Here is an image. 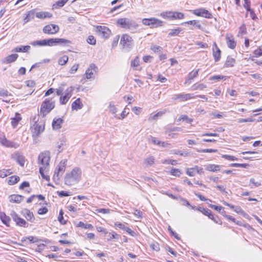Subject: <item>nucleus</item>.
<instances>
[{"label":"nucleus","mask_w":262,"mask_h":262,"mask_svg":"<svg viewBox=\"0 0 262 262\" xmlns=\"http://www.w3.org/2000/svg\"><path fill=\"white\" fill-rule=\"evenodd\" d=\"M12 158L21 166H24L25 163V158L19 152L12 155Z\"/></svg>","instance_id":"nucleus-18"},{"label":"nucleus","mask_w":262,"mask_h":262,"mask_svg":"<svg viewBox=\"0 0 262 262\" xmlns=\"http://www.w3.org/2000/svg\"><path fill=\"white\" fill-rule=\"evenodd\" d=\"M66 162L67 161H61L55 169L53 179L56 183H58L60 178L65 171Z\"/></svg>","instance_id":"nucleus-4"},{"label":"nucleus","mask_w":262,"mask_h":262,"mask_svg":"<svg viewBox=\"0 0 262 262\" xmlns=\"http://www.w3.org/2000/svg\"><path fill=\"white\" fill-rule=\"evenodd\" d=\"M11 216L16 225L24 228L28 227V223L24 219L20 217L15 211H12Z\"/></svg>","instance_id":"nucleus-8"},{"label":"nucleus","mask_w":262,"mask_h":262,"mask_svg":"<svg viewBox=\"0 0 262 262\" xmlns=\"http://www.w3.org/2000/svg\"><path fill=\"white\" fill-rule=\"evenodd\" d=\"M173 20L183 19L185 16L184 13L174 11H173Z\"/></svg>","instance_id":"nucleus-46"},{"label":"nucleus","mask_w":262,"mask_h":262,"mask_svg":"<svg viewBox=\"0 0 262 262\" xmlns=\"http://www.w3.org/2000/svg\"><path fill=\"white\" fill-rule=\"evenodd\" d=\"M248 166V164H246V163H244V164L232 163V164H230V166L235 167L247 168Z\"/></svg>","instance_id":"nucleus-55"},{"label":"nucleus","mask_w":262,"mask_h":262,"mask_svg":"<svg viewBox=\"0 0 262 262\" xmlns=\"http://www.w3.org/2000/svg\"><path fill=\"white\" fill-rule=\"evenodd\" d=\"M227 44L228 47L232 49H233L236 47V42L234 39V37L232 35H227L226 37Z\"/></svg>","instance_id":"nucleus-21"},{"label":"nucleus","mask_w":262,"mask_h":262,"mask_svg":"<svg viewBox=\"0 0 262 262\" xmlns=\"http://www.w3.org/2000/svg\"><path fill=\"white\" fill-rule=\"evenodd\" d=\"M97 69V67L94 64H91L85 72V77L87 79L93 78L96 72Z\"/></svg>","instance_id":"nucleus-14"},{"label":"nucleus","mask_w":262,"mask_h":262,"mask_svg":"<svg viewBox=\"0 0 262 262\" xmlns=\"http://www.w3.org/2000/svg\"><path fill=\"white\" fill-rule=\"evenodd\" d=\"M36 117L34 118V124L32 127V136L34 138H37L45 130V122L43 121H38V119L35 120Z\"/></svg>","instance_id":"nucleus-3"},{"label":"nucleus","mask_w":262,"mask_h":262,"mask_svg":"<svg viewBox=\"0 0 262 262\" xmlns=\"http://www.w3.org/2000/svg\"><path fill=\"white\" fill-rule=\"evenodd\" d=\"M35 9V14L37 18L41 19H45L46 18H50L52 17L53 15L52 13L49 12H46V11H40V12H37L36 9Z\"/></svg>","instance_id":"nucleus-15"},{"label":"nucleus","mask_w":262,"mask_h":262,"mask_svg":"<svg viewBox=\"0 0 262 262\" xmlns=\"http://www.w3.org/2000/svg\"><path fill=\"white\" fill-rule=\"evenodd\" d=\"M222 157L223 158H224L225 159L230 160V161H236L237 160V158H236L234 156L228 155H223L222 156Z\"/></svg>","instance_id":"nucleus-57"},{"label":"nucleus","mask_w":262,"mask_h":262,"mask_svg":"<svg viewBox=\"0 0 262 262\" xmlns=\"http://www.w3.org/2000/svg\"><path fill=\"white\" fill-rule=\"evenodd\" d=\"M155 162V158L153 156H150L148 158H147L145 160V163L147 164L148 165H151L154 164Z\"/></svg>","instance_id":"nucleus-56"},{"label":"nucleus","mask_w":262,"mask_h":262,"mask_svg":"<svg viewBox=\"0 0 262 262\" xmlns=\"http://www.w3.org/2000/svg\"><path fill=\"white\" fill-rule=\"evenodd\" d=\"M133 43L132 38L127 34H124L121 38L120 43L124 47L130 48Z\"/></svg>","instance_id":"nucleus-13"},{"label":"nucleus","mask_w":262,"mask_h":262,"mask_svg":"<svg viewBox=\"0 0 262 262\" xmlns=\"http://www.w3.org/2000/svg\"><path fill=\"white\" fill-rule=\"evenodd\" d=\"M83 107V104L82 103L80 98H77L75 101L72 104V110H80Z\"/></svg>","instance_id":"nucleus-26"},{"label":"nucleus","mask_w":262,"mask_h":262,"mask_svg":"<svg viewBox=\"0 0 262 262\" xmlns=\"http://www.w3.org/2000/svg\"><path fill=\"white\" fill-rule=\"evenodd\" d=\"M87 42L91 45H95L96 44V39L92 35L89 36L87 39Z\"/></svg>","instance_id":"nucleus-61"},{"label":"nucleus","mask_w":262,"mask_h":262,"mask_svg":"<svg viewBox=\"0 0 262 262\" xmlns=\"http://www.w3.org/2000/svg\"><path fill=\"white\" fill-rule=\"evenodd\" d=\"M0 96L3 97H13L12 95L9 93V92L7 90H5L3 89H0Z\"/></svg>","instance_id":"nucleus-40"},{"label":"nucleus","mask_w":262,"mask_h":262,"mask_svg":"<svg viewBox=\"0 0 262 262\" xmlns=\"http://www.w3.org/2000/svg\"><path fill=\"white\" fill-rule=\"evenodd\" d=\"M50 154L49 151H45L39 154L38 157V164L41 165L46 169L49 165V161L50 160Z\"/></svg>","instance_id":"nucleus-5"},{"label":"nucleus","mask_w":262,"mask_h":262,"mask_svg":"<svg viewBox=\"0 0 262 262\" xmlns=\"http://www.w3.org/2000/svg\"><path fill=\"white\" fill-rule=\"evenodd\" d=\"M77 227L84 229H92L93 228L92 225L90 224H85L82 222H79L77 224Z\"/></svg>","instance_id":"nucleus-45"},{"label":"nucleus","mask_w":262,"mask_h":262,"mask_svg":"<svg viewBox=\"0 0 262 262\" xmlns=\"http://www.w3.org/2000/svg\"><path fill=\"white\" fill-rule=\"evenodd\" d=\"M151 49L155 53H158L162 51V48L157 45H154L151 47Z\"/></svg>","instance_id":"nucleus-63"},{"label":"nucleus","mask_w":262,"mask_h":262,"mask_svg":"<svg viewBox=\"0 0 262 262\" xmlns=\"http://www.w3.org/2000/svg\"><path fill=\"white\" fill-rule=\"evenodd\" d=\"M209 206L214 209L215 210L218 211L219 212H221V210H223V207L221 206H216L212 204H209Z\"/></svg>","instance_id":"nucleus-64"},{"label":"nucleus","mask_w":262,"mask_h":262,"mask_svg":"<svg viewBox=\"0 0 262 262\" xmlns=\"http://www.w3.org/2000/svg\"><path fill=\"white\" fill-rule=\"evenodd\" d=\"M182 30L180 28H177L176 29H172L169 32L168 36H173L178 35L181 32Z\"/></svg>","instance_id":"nucleus-37"},{"label":"nucleus","mask_w":262,"mask_h":262,"mask_svg":"<svg viewBox=\"0 0 262 262\" xmlns=\"http://www.w3.org/2000/svg\"><path fill=\"white\" fill-rule=\"evenodd\" d=\"M98 35L104 38H107L111 33V30L106 27L98 26L96 27Z\"/></svg>","instance_id":"nucleus-11"},{"label":"nucleus","mask_w":262,"mask_h":262,"mask_svg":"<svg viewBox=\"0 0 262 262\" xmlns=\"http://www.w3.org/2000/svg\"><path fill=\"white\" fill-rule=\"evenodd\" d=\"M117 24L121 28L124 29H130L136 26L135 21L128 18H121L118 19L117 21Z\"/></svg>","instance_id":"nucleus-6"},{"label":"nucleus","mask_w":262,"mask_h":262,"mask_svg":"<svg viewBox=\"0 0 262 262\" xmlns=\"http://www.w3.org/2000/svg\"><path fill=\"white\" fill-rule=\"evenodd\" d=\"M12 173L10 169H3L0 170V177L4 178Z\"/></svg>","instance_id":"nucleus-38"},{"label":"nucleus","mask_w":262,"mask_h":262,"mask_svg":"<svg viewBox=\"0 0 262 262\" xmlns=\"http://www.w3.org/2000/svg\"><path fill=\"white\" fill-rule=\"evenodd\" d=\"M0 219L2 222L7 226H9V223L11 221L10 218L6 215L5 213H0Z\"/></svg>","instance_id":"nucleus-29"},{"label":"nucleus","mask_w":262,"mask_h":262,"mask_svg":"<svg viewBox=\"0 0 262 262\" xmlns=\"http://www.w3.org/2000/svg\"><path fill=\"white\" fill-rule=\"evenodd\" d=\"M18 55L17 54H13L7 56L3 59V62L6 63H9L15 61L18 58Z\"/></svg>","instance_id":"nucleus-24"},{"label":"nucleus","mask_w":262,"mask_h":262,"mask_svg":"<svg viewBox=\"0 0 262 262\" xmlns=\"http://www.w3.org/2000/svg\"><path fill=\"white\" fill-rule=\"evenodd\" d=\"M195 172L199 174H202L204 173L203 168L200 167L198 166H195L194 167L188 168L186 171V173L188 176L192 177L194 176Z\"/></svg>","instance_id":"nucleus-16"},{"label":"nucleus","mask_w":262,"mask_h":262,"mask_svg":"<svg viewBox=\"0 0 262 262\" xmlns=\"http://www.w3.org/2000/svg\"><path fill=\"white\" fill-rule=\"evenodd\" d=\"M26 239L29 241L30 243H35L38 242L39 239L36 236H30L26 237Z\"/></svg>","instance_id":"nucleus-62"},{"label":"nucleus","mask_w":262,"mask_h":262,"mask_svg":"<svg viewBox=\"0 0 262 262\" xmlns=\"http://www.w3.org/2000/svg\"><path fill=\"white\" fill-rule=\"evenodd\" d=\"M69 0H60L56 2L55 4L53 5V7L55 8H58L60 7H62Z\"/></svg>","instance_id":"nucleus-42"},{"label":"nucleus","mask_w":262,"mask_h":262,"mask_svg":"<svg viewBox=\"0 0 262 262\" xmlns=\"http://www.w3.org/2000/svg\"><path fill=\"white\" fill-rule=\"evenodd\" d=\"M207 88V85L203 83H195L192 86V90H202Z\"/></svg>","instance_id":"nucleus-35"},{"label":"nucleus","mask_w":262,"mask_h":262,"mask_svg":"<svg viewBox=\"0 0 262 262\" xmlns=\"http://www.w3.org/2000/svg\"><path fill=\"white\" fill-rule=\"evenodd\" d=\"M226 76L223 75H214L209 78L210 80L220 81L221 79H226Z\"/></svg>","instance_id":"nucleus-50"},{"label":"nucleus","mask_w":262,"mask_h":262,"mask_svg":"<svg viewBox=\"0 0 262 262\" xmlns=\"http://www.w3.org/2000/svg\"><path fill=\"white\" fill-rule=\"evenodd\" d=\"M199 69H198L194 72H190L188 74V81L192 80L194 78L196 77L199 75Z\"/></svg>","instance_id":"nucleus-47"},{"label":"nucleus","mask_w":262,"mask_h":262,"mask_svg":"<svg viewBox=\"0 0 262 262\" xmlns=\"http://www.w3.org/2000/svg\"><path fill=\"white\" fill-rule=\"evenodd\" d=\"M150 25L152 27H158L163 25V21L157 18L152 17L150 18Z\"/></svg>","instance_id":"nucleus-27"},{"label":"nucleus","mask_w":262,"mask_h":262,"mask_svg":"<svg viewBox=\"0 0 262 262\" xmlns=\"http://www.w3.org/2000/svg\"><path fill=\"white\" fill-rule=\"evenodd\" d=\"M212 50L213 56L214 59V61L215 62H217L219 61L221 59V51L220 49L218 48L215 42L213 43Z\"/></svg>","instance_id":"nucleus-20"},{"label":"nucleus","mask_w":262,"mask_h":262,"mask_svg":"<svg viewBox=\"0 0 262 262\" xmlns=\"http://www.w3.org/2000/svg\"><path fill=\"white\" fill-rule=\"evenodd\" d=\"M19 177L17 176H12L9 178L8 182L9 185H12L16 184L19 181Z\"/></svg>","instance_id":"nucleus-34"},{"label":"nucleus","mask_w":262,"mask_h":262,"mask_svg":"<svg viewBox=\"0 0 262 262\" xmlns=\"http://www.w3.org/2000/svg\"><path fill=\"white\" fill-rule=\"evenodd\" d=\"M35 14V9H32L30 11H29L26 14V17L24 18V24H26L29 22L31 19H33L34 18Z\"/></svg>","instance_id":"nucleus-25"},{"label":"nucleus","mask_w":262,"mask_h":262,"mask_svg":"<svg viewBox=\"0 0 262 262\" xmlns=\"http://www.w3.org/2000/svg\"><path fill=\"white\" fill-rule=\"evenodd\" d=\"M45 169H45L43 167H40L39 169V173L43 179H46V180H49L50 179L49 176H46L44 173V171Z\"/></svg>","instance_id":"nucleus-54"},{"label":"nucleus","mask_w":262,"mask_h":262,"mask_svg":"<svg viewBox=\"0 0 262 262\" xmlns=\"http://www.w3.org/2000/svg\"><path fill=\"white\" fill-rule=\"evenodd\" d=\"M193 13L198 16L203 17L206 18H212L213 17L212 14L203 8L194 10Z\"/></svg>","instance_id":"nucleus-10"},{"label":"nucleus","mask_w":262,"mask_h":262,"mask_svg":"<svg viewBox=\"0 0 262 262\" xmlns=\"http://www.w3.org/2000/svg\"><path fill=\"white\" fill-rule=\"evenodd\" d=\"M0 143L8 147H14L16 148L17 146H16V144L13 142L8 141L4 136L0 135Z\"/></svg>","instance_id":"nucleus-17"},{"label":"nucleus","mask_w":262,"mask_h":262,"mask_svg":"<svg viewBox=\"0 0 262 262\" xmlns=\"http://www.w3.org/2000/svg\"><path fill=\"white\" fill-rule=\"evenodd\" d=\"M235 62V60L233 58L230 56H228L224 66L226 67H233Z\"/></svg>","instance_id":"nucleus-33"},{"label":"nucleus","mask_w":262,"mask_h":262,"mask_svg":"<svg viewBox=\"0 0 262 262\" xmlns=\"http://www.w3.org/2000/svg\"><path fill=\"white\" fill-rule=\"evenodd\" d=\"M63 120L61 118L54 119L52 122V127L54 129H58L61 127Z\"/></svg>","instance_id":"nucleus-22"},{"label":"nucleus","mask_w":262,"mask_h":262,"mask_svg":"<svg viewBox=\"0 0 262 262\" xmlns=\"http://www.w3.org/2000/svg\"><path fill=\"white\" fill-rule=\"evenodd\" d=\"M160 16L164 18L173 20V11H166L160 14Z\"/></svg>","instance_id":"nucleus-32"},{"label":"nucleus","mask_w":262,"mask_h":262,"mask_svg":"<svg viewBox=\"0 0 262 262\" xmlns=\"http://www.w3.org/2000/svg\"><path fill=\"white\" fill-rule=\"evenodd\" d=\"M195 98V97L193 96L192 94H178L174 95L172 99L173 100H179L181 102Z\"/></svg>","instance_id":"nucleus-12"},{"label":"nucleus","mask_w":262,"mask_h":262,"mask_svg":"<svg viewBox=\"0 0 262 262\" xmlns=\"http://www.w3.org/2000/svg\"><path fill=\"white\" fill-rule=\"evenodd\" d=\"M21 212L28 221L31 223H33L34 222V216L33 212H31L30 210L28 209H24L21 210Z\"/></svg>","instance_id":"nucleus-19"},{"label":"nucleus","mask_w":262,"mask_h":262,"mask_svg":"<svg viewBox=\"0 0 262 262\" xmlns=\"http://www.w3.org/2000/svg\"><path fill=\"white\" fill-rule=\"evenodd\" d=\"M208 217L211 220H212L214 222L217 224H221L222 222L219 219V217L218 216L215 215L214 216V214L212 213V212L210 213V215H209L208 216Z\"/></svg>","instance_id":"nucleus-48"},{"label":"nucleus","mask_w":262,"mask_h":262,"mask_svg":"<svg viewBox=\"0 0 262 262\" xmlns=\"http://www.w3.org/2000/svg\"><path fill=\"white\" fill-rule=\"evenodd\" d=\"M140 64V59L138 56H136L135 59L131 61L130 66L134 69H136V68Z\"/></svg>","instance_id":"nucleus-36"},{"label":"nucleus","mask_w":262,"mask_h":262,"mask_svg":"<svg viewBox=\"0 0 262 262\" xmlns=\"http://www.w3.org/2000/svg\"><path fill=\"white\" fill-rule=\"evenodd\" d=\"M196 209L207 216H208L209 215H210V213H211V211L207 208H204L199 207H198Z\"/></svg>","instance_id":"nucleus-43"},{"label":"nucleus","mask_w":262,"mask_h":262,"mask_svg":"<svg viewBox=\"0 0 262 262\" xmlns=\"http://www.w3.org/2000/svg\"><path fill=\"white\" fill-rule=\"evenodd\" d=\"M69 57L67 55H64L58 59V64L61 66L65 65L68 61Z\"/></svg>","instance_id":"nucleus-41"},{"label":"nucleus","mask_w":262,"mask_h":262,"mask_svg":"<svg viewBox=\"0 0 262 262\" xmlns=\"http://www.w3.org/2000/svg\"><path fill=\"white\" fill-rule=\"evenodd\" d=\"M70 98L64 95L63 96H60L59 101L61 104H66Z\"/></svg>","instance_id":"nucleus-59"},{"label":"nucleus","mask_w":262,"mask_h":262,"mask_svg":"<svg viewBox=\"0 0 262 262\" xmlns=\"http://www.w3.org/2000/svg\"><path fill=\"white\" fill-rule=\"evenodd\" d=\"M110 237L108 238V241L112 240V239H119L120 238V235L117 234L114 231L109 233Z\"/></svg>","instance_id":"nucleus-51"},{"label":"nucleus","mask_w":262,"mask_h":262,"mask_svg":"<svg viewBox=\"0 0 262 262\" xmlns=\"http://www.w3.org/2000/svg\"><path fill=\"white\" fill-rule=\"evenodd\" d=\"M21 117L20 114L16 113L14 118H12L11 125L15 128L18 124V122L21 120Z\"/></svg>","instance_id":"nucleus-30"},{"label":"nucleus","mask_w":262,"mask_h":262,"mask_svg":"<svg viewBox=\"0 0 262 262\" xmlns=\"http://www.w3.org/2000/svg\"><path fill=\"white\" fill-rule=\"evenodd\" d=\"M81 170L79 167H75L72 170L67 173L64 177V183L70 186L77 183L81 179Z\"/></svg>","instance_id":"nucleus-1"},{"label":"nucleus","mask_w":262,"mask_h":262,"mask_svg":"<svg viewBox=\"0 0 262 262\" xmlns=\"http://www.w3.org/2000/svg\"><path fill=\"white\" fill-rule=\"evenodd\" d=\"M199 152H217V149H201L198 150Z\"/></svg>","instance_id":"nucleus-58"},{"label":"nucleus","mask_w":262,"mask_h":262,"mask_svg":"<svg viewBox=\"0 0 262 262\" xmlns=\"http://www.w3.org/2000/svg\"><path fill=\"white\" fill-rule=\"evenodd\" d=\"M74 90V87L71 86L69 87L65 91L64 95L70 98L73 94V91Z\"/></svg>","instance_id":"nucleus-49"},{"label":"nucleus","mask_w":262,"mask_h":262,"mask_svg":"<svg viewBox=\"0 0 262 262\" xmlns=\"http://www.w3.org/2000/svg\"><path fill=\"white\" fill-rule=\"evenodd\" d=\"M63 215V212L62 210H60L59 211V214L58 219L59 222L61 224L64 225L66 224V221L64 220Z\"/></svg>","instance_id":"nucleus-53"},{"label":"nucleus","mask_w":262,"mask_h":262,"mask_svg":"<svg viewBox=\"0 0 262 262\" xmlns=\"http://www.w3.org/2000/svg\"><path fill=\"white\" fill-rule=\"evenodd\" d=\"M24 196L19 194H13L9 196V200L13 203H19L21 202L24 199Z\"/></svg>","instance_id":"nucleus-23"},{"label":"nucleus","mask_w":262,"mask_h":262,"mask_svg":"<svg viewBox=\"0 0 262 262\" xmlns=\"http://www.w3.org/2000/svg\"><path fill=\"white\" fill-rule=\"evenodd\" d=\"M170 173L172 175L176 177H180V174H181V170L179 169L174 168H171Z\"/></svg>","instance_id":"nucleus-52"},{"label":"nucleus","mask_w":262,"mask_h":262,"mask_svg":"<svg viewBox=\"0 0 262 262\" xmlns=\"http://www.w3.org/2000/svg\"><path fill=\"white\" fill-rule=\"evenodd\" d=\"M54 107L55 102L52 99H46L41 105L40 115L45 117Z\"/></svg>","instance_id":"nucleus-2"},{"label":"nucleus","mask_w":262,"mask_h":262,"mask_svg":"<svg viewBox=\"0 0 262 262\" xmlns=\"http://www.w3.org/2000/svg\"><path fill=\"white\" fill-rule=\"evenodd\" d=\"M59 31V26L57 25L53 24L46 25L42 29L43 32L47 34H55L58 33Z\"/></svg>","instance_id":"nucleus-9"},{"label":"nucleus","mask_w":262,"mask_h":262,"mask_svg":"<svg viewBox=\"0 0 262 262\" xmlns=\"http://www.w3.org/2000/svg\"><path fill=\"white\" fill-rule=\"evenodd\" d=\"M46 46H53L57 44L70 43L69 40L64 38H49L46 39Z\"/></svg>","instance_id":"nucleus-7"},{"label":"nucleus","mask_w":262,"mask_h":262,"mask_svg":"<svg viewBox=\"0 0 262 262\" xmlns=\"http://www.w3.org/2000/svg\"><path fill=\"white\" fill-rule=\"evenodd\" d=\"M194 193L195 195L198 196L200 199V200L202 201H209V202H212V201L211 200L206 199V198H205L204 196H203L202 194H201L200 193H196V192H194Z\"/></svg>","instance_id":"nucleus-60"},{"label":"nucleus","mask_w":262,"mask_h":262,"mask_svg":"<svg viewBox=\"0 0 262 262\" xmlns=\"http://www.w3.org/2000/svg\"><path fill=\"white\" fill-rule=\"evenodd\" d=\"M186 121L188 123H191L193 121L192 119L189 118L187 115H183L180 116V117L177 120L178 121Z\"/></svg>","instance_id":"nucleus-44"},{"label":"nucleus","mask_w":262,"mask_h":262,"mask_svg":"<svg viewBox=\"0 0 262 262\" xmlns=\"http://www.w3.org/2000/svg\"><path fill=\"white\" fill-rule=\"evenodd\" d=\"M31 47L30 46H20L14 48L12 51L16 52H27L30 49Z\"/></svg>","instance_id":"nucleus-28"},{"label":"nucleus","mask_w":262,"mask_h":262,"mask_svg":"<svg viewBox=\"0 0 262 262\" xmlns=\"http://www.w3.org/2000/svg\"><path fill=\"white\" fill-rule=\"evenodd\" d=\"M221 166L215 164H209L206 166V169L208 171L216 172L221 169Z\"/></svg>","instance_id":"nucleus-31"},{"label":"nucleus","mask_w":262,"mask_h":262,"mask_svg":"<svg viewBox=\"0 0 262 262\" xmlns=\"http://www.w3.org/2000/svg\"><path fill=\"white\" fill-rule=\"evenodd\" d=\"M46 39L40 40H36L31 42V45L33 46H46Z\"/></svg>","instance_id":"nucleus-39"}]
</instances>
